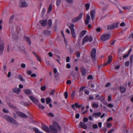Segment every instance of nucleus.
<instances>
[{
  "instance_id": "6ab92c4d",
  "label": "nucleus",
  "mask_w": 133,
  "mask_h": 133,
  "mask_svg": "<svg viewBox=\"0 0 133 133\" xmlns=\"http://www.w3.org/2000/svg\"><path fill=\"white\" fill-rule=\"evenodd\" d=\"M95 11L94 10H93L91 11L90 15L92 20H93L95 17Z\"/></svg>"
},
{
  "instance_id": "bb28decb",
  "label": "nucleus",
  "mask_w": 133,
  "mask_h": 133,
  "mask_svg": "<svg viewBox=\"0 0 133 133\" xmlns=\"http://www.w3.org/2000/svg\"><path fill=\"white\" fill-rule=\"evenodd\" d=\"M125 89L123 87H121L120 88V91L122 93H124L125 91Z\"/></svg>"
},
{
  "instance_id": "de8ad7c7",
  "label": "nucleus",
  "mask_w": 133,
  "mask_h": 133,
  "mask_svg": "<svg viewBox=\"0 0 133 133\" xmlns=\"http://www.w3.org/2000/svg\"><path fill=\"white\" fill-rule=\"evenodd\" d=\"M55 91V90H54L52 91H51L49 93V94L51 95H53Z\"/></svg>"
},
{
  "instance_id": "3c124183",
  "label": "nucleus",
  "mask_w": 133,
  "mask_h": 133,
  "mask_svg": "<svg viewBox=\"0 0 133 133\" xmlns=\"http://www.w3.org/2000/svg\"><path fill=\"white\" fill-rule=\"evenodd\" d=\"M46 88V87L45 86H42L41 88V89L42 91H44L45 90Z\"/></svg>"
},
{
  "instance_id": "6e6d98bb",
  "label": "nucleus",
  "mask_w": 133,
  "mask_h": 133,
  "mask_svg": "<svg viewBox=\"0 0 133 133\" xmlns=\"http://www.w3.org/2000/svg\"><path fill=\"white\" fill-rule=\"evenodd\" d=\"M107 127L108 128L110 127L111 125V124L110 123H107Z\"/></svg>"
},
{
  "instance_id": "49530a36",
  "label": "nucleus",
  "mask_w": 133,
  "mask_h": 133,
  "mask_svg": "<svg viewBox=\"0 0 133 133\" xmlns=\"http://www.w3.org/2000/svg\"><path fill=\"white\" fill-rule=\"evenodd\" d=\"M61 0H57L56 5L57 6H58L59 5L61 2Z\"/></svg>"
},
{
  "instance_id": "2eb2a0df",
  "label": "nucleus",
  "mask_w": 133,
  "mask_h": 133,
  "mask_svg": "<svg viewBox=\"0 0 133 133\" xmlns=\"http://www.w3.org/2000/svg\"><path fill=\"white\" fill-rule=\"evenodd\" d=\"M12 91L14 93L18 94L20 93L21 89L19 88L15 87L13 89Z\"/></svg>"
},
{
  "instance_id": "f8f14e48",
  "label": "nucleus",
  "mask_w": 133,
  "mask_h": 133,
  "mask_svg": "<svg viewBox=\"0 0 133 133\" xmlns=\"http://www.w3.org/2000/svg\"><path fill=\"white\" fill-rule=\"evenodd\" d=\"M79 125L80 127L85 129H87V125L83 122H81L79 123Z\"/></svg>"
},
{
  "instance_id": "a211bd4d",
  "label": "nucleus",
  "mask_w": 133,
  "mask_h": 133,
  "mask_svg": "<svg viewBox=\"0 0 133 133\" xmlns=\"http://www.w3.org/2000/svg\"><path fill=\"white\" fill-rule=\"evenodd\" d=\"M101 114V112H98L97 113H94L92 114V116L93 117L97 118L100 116Z\"/></svg>"
},
{
  "instance_id": "864d4df0",
  "label": "nucleus",
  "mask_w": 133,
  "mask_h": 133,
  "mask_svg": "<svg viewBox=\"0 0 133 133\" xmlns=\"http://www.w3.org/2000/svg\"><path fill=\"white\" fill-rule=\"evenodd\" d=\"M133 55H131L130 57V62L131 63H132V59H133Z\"/></svg>"
},
{
  "instance_id": "423d86ee",
  "label": "nucleus",
  "mask_w": 133,
  "mask_h": 133,
  "mask_svg": "<svg viewBox=\"0 0 133 133\" xmlns=\"http://www.w3.org/2000/svg\"><path fill=\"white\" fill-rule=\"evenodd\" d=\"M96 50L95 48L93 49L91 52V55L93 61L95 62V57L96 56Z\"/></svg>"
},
{
  "instance_id": "37998d69",
  "label": "nucleus",
  "mask_w": 133,
  "mask_h": 133,
  "mask_svg": "<svg viewBox=\"0 0 133 133\" xmlns=\"http://www.w3.org/2000/svg\"><path fill=\"white\" fill-rule=\"evenodd\" d=\"M64 95L65 96V99H66L68 97V92L66 91H65L64 93Z\"/></svg>"
},
{
  "instance_id": "9d476101",
  "label": "nucleus",
  "mask_w": 133,
  "mask_h": 133,
  "mask_svg": "<svg viewBox=\"0 0 133 133\" xmlns=\"http://www.w3.org/2000/svg\"><path fill=\"white\" fill-rule=\"evenodd\" d=\"M42 128L43 130L48 132H49L51 131V130L49 129L48 127L44 125H42Z\"/></svg>"
},
{
  "instance_id": "0e129e2a",
  "label": "nucleus",
  "mask_w": 133,
  "mask_h": 133,
  "mask_svg": "<svg viewBox=\"0 0 133 133\" xmlns=\"http://www.w3.org/2000/svg\"><path fill=\"white\" fill-rule=\"evenodd\" d=\"M48 116H50L52 117H54V114L50 112L49 113L48 115Z\"/></svg>"
},
{
  "instance_id": "5701e85b",
  "label": "nucleus",
  "mask_w": 133,
  "mask_h": 133,
  "mask_svg": "<svg viewBox=\"0 0 133 133\" xmlns=\"http://www.w3.org/2000/svg\"><path fill=\"white\" fill-rule=\"evenodd\" d=\"M24 92L26 94L31 95L32 94V92L29 89H26L24 90Z\"/></svg>"
},
{
  "instance_id": "052dcab7",
  "label": "nucleus",
  "mask_w": 133,
  "mask_h": 133,
  "mask_svg": "<svg viewBox=\"0 0 133 133\" xmlns=\"http://www.w3.org/2000/svg\"><path fill=\"white\" fill-rule=\"evenodd\" d=\"M25 64L24 63H22L21 65V67L23 68H25Z\"/></svg>"
},
{
  "instance_id": "cd10ccee",
  "label": "nucleus",
  "mask_w": 133,
  "mask_h": 133,
  "mask_svg": "<svg viewBox=\"0 0 133 133\" xmlns=\"http://www.w3.org/2000/svg\"><path fill=\"white\" fill-rule=\"evenodd\" d=\"M75 105L76 108H79L82 106V104L79 105L78 103H76L75 104Z\"/></svg>"
},
{
  "instance_id": "aec40b11",
  "label": "nucleus",
  "mask_w": 133,
  "mask_h": 133,
  "mask_svg": "<svg viewBox=\"0 0 133 133\" xmlns=\"http://www.w3.org/2000/svg\"><path fill=\"white\" fill-rule=\"evenodd\" d=\"M33 54L36 56L37 60L40 62H41V60L40 57L37 55L36 53L34 52H32Z\"/></svg>"
},
{
  "instance_id": "4d7b16f0",
  "label": "nucleus",
  "mask_w": 133,
  "mask_h": 133,
  "mask_svg": "<svg viewBox=\"0 0 133 133\" xmlns=\"http://www.w3.org/2000/svg\"><path fill=\"white\" fill-rule=\"evenodd\" d=\"M3 22V21L2 20H0V30L2 29V24Z\"/></svg>"
},
{
  "instance_id": "bf43d9fd",
  "label": "nucleus",
  "mask_w": 133,
  "mask_h": 133,
  "mask_svg": "<svg viewBox=\"0 0 133 133\" xmlns=\"http://www.w3.org/2000/svg\"><path fill=\"white\" fill-rule=\"evenodd\" d=\"M112 119H113V118L112 117H110L109 118H108L107 119V121L108 122H109L110 121L112 120Z\"/></svg>"
},
{
  "instance_id": "4c0bfd02",
  "label": "nucleus",
  "mask_w": 133,
  "mask_h": 133,
  "mask_svg": "<svg viewBox=\"0 0 133 133\" xmlns=\"http://www.w3.org/2000/svg\"><path fill=\"white\" fill-rule=\"evenodd\" d=\"M20 103L22 105L25 106H27L29 105L28 104H27L23 102H21Z\"/></svg>"
},
{
  "instance_id": "680f3d73",
  "label": "nucleus",
  "mask_w": 133,
  "mask_h": 133,
  "mask_svg": "<svg viewBox=\"0 0 133 133\" xmlns=\"http://www.w3.org/2000/svg\"><path fill=\"white\" fill-rule=\"evenodd\" d=\"M66 67L68 68H71V65L69 63H67L66 65Z\"/></svg>"
},
{
  "instance_id": "13d9d810",
  "label": "nucleus",
  "mask_w": 133,
  "mask_h": 133,
  "mask_svg": "<svg viewBox=\"0 0 133 133\" xmlns=\"http://www.w3.org/2000/svg\"><path fill=\"white\" fill-rule=\"evenodd\" d=\"M3 111L4 112L6 113H8L9 112V111L8 110L6 109H3Z\"/></svg>"
},
{
  "instance_id": "39448f33",
  "label": "nucleus",
  "mask_w": 133,
  "mask_h": 133,
  "mask_svg": "<svg viewBox=\"0 0 133 133\" xmlns=\"http://www.w3.org/2000/svg\"><path fill=\"white\" fill-rule=\"evenodd\" d=\"M83 14V13H81L78 16L72 19V22L73 23H75L81 19L82 18Z\"/></svg>"
},
{
  "instance_id": "f704fd0d",
  "label": "nucleus",
  "mask_w": 133,
  "mask_h": 133,
  "mask_svg": "<svg viewBox=\"0 0 133 133\" xmlns=\"http://www.w3.org/2000/svg\"><path fill=\"white\" fill-rule=\"evenodd\" d=\"M123 8L124 10H129L131 8L130 6H123Z\"/></svg>"
},
{
  "instance_id": "ddd939ff",
  "label": "nucleus",
  "mask_w": 133,
  "mask_h": 133,
  "mask_svg": "<svg viewBox=\"0 0 133 133\" xmlns=\"http://www.w3.org/2000/svg\"><path fill=\"white\" fill-rule=\"evenodd\" d=\"M96 97L97 98V99L100 100L102 102H103L105 100V99L103 96H99V95H97L96 96Z\"/></svg>"
},
{
  "instance_id": "e433bc0d",
  "label": "nucleus",
  "mask_w": 133,
  "mask_h": 133,
  "mask_svg": "<svg viewBox=\"0 0 133 133\" xmlns=\"http://www.w3.org/2000/svg\"><path fill=\"white\" fill-rule=\"evenodd\" d=\"M107 29L108 30H111L113 29V28L111 24L109 25L107 27Z\"/></svg>"
},
{
  "instance_id": "0eeeda50",
  "label": "nucleus",
  "mask_w": 133,
  "mask_h": 133,
  "mask_svg": "<svg viewBox=\"0 0 133 133\" xmlns=\"http://www.w3.org/2000/svg\"><path fill=\"white\" fill-rule=\"evenodd\" d=\"M4 47V42L2 41H0V55H2L3 53Z\"/></svg>"
},
{
  "instance_id": "20e7f679",
  "label": "nucleus",
  "mask_w": 133,
  "mask_h": 133,
  "mask_svg": "<svg viewBox=\"0 0 133 133\" xmlns=\"http://www.w3.org/2000/svg\"><path fill=\"white\" fill-rule=\"evenodd\" d=\"M110 38V35L109 34H105L102 35L100 39L102 41H105Z\"/></svg>"
},
{
  "instance_id": "e2e57ef3",
  "label": "nucleus",
  "mask_w": 133,
  "mask_h": 133,
  "mask_svg": "<svg viewBox=\"0 0 133 133\" xmlns=\"http://www.w3.org/2000/svg\"><path fill=\"white\" fill-rule=\"evenodd\" d=\"M88 79H91L92 78V77L91 75H89L88 77L87 78Z\"/></svg>"
},
{
  "instance_id": "412c9836",
  "label": "nucleus",
  "mask_w": 133,
  "mask_h": 133,
  "mask_svg": "<svg viewBox=\"0 0 133 133\" xmlns=\"http://www.w3.org/2000/svg\"><path fill=\"white\" fill-rule=\"evenodd\" d=\"M119 23L117 22L116 23H114L111 24L113 29L116 28H117L119 24Z\"/></svg>"
},
{
  "instance_id": "8fccbe9b",
  "label": "nucleus",
  "mask_w": 133,
  "mask_h": 133,
  "mask_svg": "<svg viewBox=\"0 0 133 133\" xmlns=\"http://www.w3.org/2000/svg\"><path fill=\"white\" fill-rule=\"evenodd\" d=\"M130 54V52L129 53H128L127 54H125L123 56V58H125L127 57Z\"/></svg>"
},
{
  "instance_id": "5fc2aeb1",
  "label": "nucleus",
  "mask_w": 133,
  "mask_h": 133,
  "mask_svg": "<svg viewBox=\"0 0 133 133\" xmlns=\"http://www.w3.org/2000/svg\"><path fill=\"white\" fill-rule=\"evenodd\" d=\"M88 120V119L87 118L85 117L83 118V121L84 122H86Z\"/></svg>"
},
{
  "instance_id": "09e8293b",
  "label": "nucleus",
  "mask_w": 133,
  "mask_h": 133,
  "mask_svg": "<svg viewBox=\"0 0 133 133\" xmlns=\"http://www.w3.org/2000/svg\"><path fill=\"white\" fill-rule=\"evenodd\" d=\"M45 9L44 8H43L42 10V12H41V15H43L45 13Z\"/></svg>"
},
{
  "instance_id": "dca6fc26",
  "label": "nucleus",
  "mask_w": 133,
  "mask_h": 133,
  "mask_svg": "<svg viewBox=\"0 0 133 133\" xmlns=\"http://www.w3.org/2000/svg\"><path fill=\"white\" fill-rule=\"evenodd\" d=\"M90 19V16L89 14L87 15L86 19L85 21V23L86 24H88L89 23V21Z\"/></svg>"
},
{
  "instance_id": "72a5a7b5",
  "label": "nucleus",
  "mask_w": 133,
  "mask_h": 133,
  "mask_svg": "<svg viewBox=\"0 0 133 133\" xmlns=\"http://www.w3.org/2000/svg\"><path fill=\"white\" fill-rule=\"evenodd\" d=\"M37 105L40 109H42V110L43 109L45 108V107L44 106L42 105L40 103L38 105Z\"/></svg>"
},
{
  "instance_id": "f3484780",
  "label": "nucleus",
  "mask_w": 133,
  "mask_h": 133,
  "mask_svg": "<svg viewBox=\"0 0 133 133\" xmlns=\"http://www.w3.org/2000/svg\"><path fill=\"white\" fill-rule=\"evenodd\" d=\"M21 7H26L27 6V4L25 2L21 1L19 4Z\"/></svg>"
},
{
  "instance_id": "79ce46f5",
  "label": "nucleus",
  "mask_w": 133,
  "mask_h": 133,
  "mask_svg": "<svg viewBox=\"0 0 133 133\" xmlns=\"http://www.w3.org/2000/svg\"><path fill=\"white\" fill-rule=\"evenodd\" d=\"M105 105L109 108H112L114 107L113 105L110 103H109L108 105L107 104Z\"/></svg>"
},
{
  "instance_id": "c03bdc74",
  "label": "nucleus",
  "mask_w": 133,
  "mask_h": 133,
  "mask_svg": "<svg viewBox=\"0 0 133 133\" xmlns=\"http://www.w3.org/2000/svg\"><path fill=\"white\" fill-rule=\"evenodd\" d=\"M85 88V87H81L79 89V92H81L83 91L84 89Z\"/></svg>"
},
{
  "instance_id": "473e14b6",
  "label": "nucleus",
  "mask_w": 133,
  "mask_h": 133,
  "mask_svg": "<svg viewBox=\"0 0 133 133\" xmlns=\"http://www.w3.org/2000/svg\"><path fill=\"white\" fill-rule=\"evenodd\" d=\"M25 40L27 41L29 44H31V42L29 38L28 37H25Z\"/></svg>"
},
{
  "instance_id": "603ef678",
  "label": "nucleus",
  "mask_w": 133,
  "mask_h": 133,
  "mask_svg": "<svg viewBox=\"0 0 133 133\" xmlns=\"http://www.w3.org/2000/svg\"><path fill=\"white\" fill-rule=\"evenodd\" d=\"M92 127L94 129H96L98 127L97 124H94L93 125Z\"/></svg>"
},
{
  "instance_id": "a878e982",
  "label": "nucleus",
  "mask_w": 133,
  "mask_h": 133,
  "mask_svg": "<svg viewBox=\"0 0 133 133\" xmlns=\"http://www.w3.org/2000/svg\"><path fill=\"white\" fill-rule=\"evenodd\" d=\"M74 25L72 24H71L70 25H69V28L71 30V31H72V30H74Z\"/></svg>"
},
{
  "instance_id": "f257e3e1",
  "label": "nucleus",
  "mask_w": 133,
  "mask_h": 133,
  "mask_svg": "<svg viewBox=\"0 0 133 133\" xmlns=\"http://www.w3.org/2000/svg\"><path fill=\"white\" fill-rule=\"evenodd\" d=\"M53 125L50 126V128L51 130L53 133H57L58 130H61L60 127L58 123L55 121L53 122Z\"/></svg>"
},
{
  "instance_id": "1a4fd4ad",
  "label": "nucleus",
  "mask_w": 133,
  "mask_h": 133,
  "mask_svg": "<svg viewBox=\"0 0 133 133\" xmlns=\"http://www.w3.org/2000/svg\"><path fill=\"white\" fill-rule=\"evenodd\" d=\"M29 98L34 103H35L36 104H37L39 101V100L38 99H36L33 96H29Z\"/></svg>"
},
{
  "instance_id": "7ed1b4c3",
  "label": "nucleus",
  "mask_w": 133,
  "mask_h": 133,
  "mask_svg": "<svg viewBox=\"0 0 133 133\" xmlns=\"http://www.w3.org/2000/svg\"><path fill=\"white\" fill-rule=\"evenodd\" d=\"M4 118L8 122L13 124H16V121L12 118L8 116H5L4 117Z\"/></svg>"
},
{
  "instance_id": "c85d7f7f",
  "label": "nucleus",
  "mask_w": 133,
  "mask_h": 133,
  "mask_svg": "<svg viewBox=\"0 0 133 133\" xmlns=\"http://www.w3.org/2000/svg\"><path fill=\"white\" fill-rule=\"evenodd\" d=\"M92 106L93 108H97L98 107V105L97 103H94L92 104Z\"/></svg>"
},
{
  "instance_id": "774afa93",
  "label": "nucleus",
  "mask_w": 133,
  "mask_h": 133,
  "mask_svg": "<svg viewBox=\"0 0 133 133\" xmlns=\"http://www.w3.org/2000/svg\"><path fill=\"white\" fill-rule=\"evenodd\" d=\"M110 83H108L105 85V86L106 87H107L110 86Z\"/></svg>"
},
{
  "instance_id": "ea45409f",
  "label": "nucleus",
  "mask_w": 133,
  "mask_h": 133,
  "mask_svg": "<svg viewBox=\"0 0 133 133\" xmlns=\"http://www.w3.org/2000/svg\"><path fill=\"white\" fill-rule=\"evenodd\" d=\"M18 77L21 81H24L22 76L21 75H19L18 76Z\"/></svg>"
},
{
  "instance_id": "393cba45",
  "label": "nucleus",
  "mask_w": 133,
  "mask_h": 133,
  "mask_svg": "<svg viewBox=\"0 0 133 133\" xmlns=\"http://www.w3.org/2000/svg\"><path fill=\"white\" fill-rule=\"evenodd\" d=\"M33 130L35 133H43L42 132L40 131L39 130L36 128H33Z\"/></svg>"
},
{
  "instance_id": "69168bd1",
  "label": "nucleus",
  "mask_w": 133,
  "mask_h": 133,
  "mask_svg": "<svg viewBox=\"0 0 133 133\" xmlns=\"http://www.w3.org/2000/svg\"><path fill=\"white\" fill-rule=\"evenodd\" d=\"M129 61H127L125 63V65L126 66H128L129 65Z\"/></svg>"
},
{
  "instance_id": "4468645a",
  "label": "nucleus",
  "mask_w": 133,
  "mask_h": 133,
  "mask_svg": "<svg viewBox=\"0 0 133 133\" xmlns=\"http://www.w3.org/2000/svg\"><path fill=\"white\" fill-rule=\"evenodd\" d=\"M47 22L46 20H42L40 21L39 23L42 26H45L46 25Z\"/></svg>"
},
{
  "instance_id": "2f4dec72",
  "label": "nucleus",
  "mask_w": 133,
  "mask_h": 133,
  "mask_svg": "<svg viewBox=\"0 0 133 133\" xmlns=\"http://www.w3.org/2000/svg\"><path fill=\"white\" fill-rule=\"evenodd\" d=\"M9 106L10 107L12 108V109L15 111H16L17 109L16 107L13 105H12L9 104Z\"/></svg>"
},
{
  "instance_id": "7c9ffc66",
  "label": "nucleus",
  "mask_w": 133,
  "mask_h": 133,
  "mask_svg": "<svg viewBox=\"0 0 133 133\" xmlns=\"http://www.w3.org/2000/svg\"><path fill=\"white\" fill-rule=\"evenodd\" d=\"M71 35H72V37L74 38H76V36L75 35V32L74 30V31L73 30H72V31H71Z\"/></svg>"
},
{
  "instance_id": "9b49d317",
  "label": "nucleus",
  "mask_w": 133,
  "mask_h": 133,
  "mask_svg": "<svg viewBox=\"0 0 133 133\" xmlns=\"http://www.w3.org/2000/svg\"><path fill=\"white\" fill-rule=\"evenodd\" d=\"M108 58V61L105 63L104 65H108L111 62L112 59V57L111 56H109Z\"/></svg>"
},
{
  "instance_id": "338daca9",
  "label": "nucleus",
  "mask_w": 133,
  "mask_h": 133,
  "mask_svg": "<svg viewBox=\"0 0 133 133\" xmlns=\"http://www.w3.org/2000/svg\"><path fill=\"white\" fill-rule=\"evenodd\" d=\"M80 52H78L77 53L76 56L78 57H79L80 56Z\"/></svg>"
},
{
  "instance_id": "f03ea898",
  "label": "nucleus",
  "mask_w": 133,
  "mask_h": 133,
  "mask_svg": "<svg viewBox=\"0 0 133 133\" xmlns=\"http://www.w3.org/2000/svg\"><path fill=\"white\" fill-rule=\"evenodd\" d=\"M92 40L93 38L92 36L86 35L83 39L82 45H84L86 42H91L92 41Z\"/></svg>"
},
{
  "instance_id": "c9c22d12",
  "label": "nucleus",
  "mask_w": 133,
  "mask_h": 133,
  "mask_svg": "<svg viewBox=\"0 0 133 133\" xmlns=\"http://www.w3.org/2000/svg\"><path fill=\"white\" fill-rule=\"evenodd\" d=\"M46 103L47 104L50 103L51 101V99L49 98H47L46 99Z\"/></svg>"
},
{
  "instance_id": "4be33fe9",
  "label": "nucleus",
  "mask_w": 133,
  "mask_h": 133,
  "mask_svg": "<svg viewBox=\"0 0 133 133\" xmlns=\"http://www.w3.org/2000/svg\"><path fill=\"white\" fill-rule=\"evenodd\" d=\"M86 32L87 31L86 30H84L82 31L80 34L79 37H82L85 34Z\"/></svg>"
},
{
  "instance_id": "a18cd8bd",
  "label": "nucleus",
  "mask_w": 133,
  "mask_h": 133,
  "mask_svg": "<svg viewBox=\"0 0 133 133\" xmlns=\"http://www.w3.org/2000/svg\"><path fill=\"white\" fill-rule=\"evenodd\" d=\"M75 91H73L71 95V97L72 98H74V97L75 94Z\"/></svg>"
},
{
  "instance_id": "c756f323",
  "label": "nucleus",
  "mask_w": 133,
  "mask_h": 133,
  "mask_svg": "<svg viewBox=\"0 0 133 133\" xmlns=\"http://www.w3.org/2000/svg\"><path fill=\"white\" fill-rule=\"evenodd\" d=\"M52 6L51 4H50L48 8V12H49L52 10Z\"/></svg>"
},
{
  "instance_id": "a19ab883",
  "label": "nucleus",
  "mask_w": 133,
  "mask_h": 133,
  "mask_svg": "<svg viewBox=\"0 0 133 133\" xmlns=\"http://www.w3.org/2000/svg\"><path fill=\"white\" fill-rule=\"evenodd\" d=\"M86 9L87 10H89L90 6V5L89 4H87L85 5Z\"/></svg>"
},
{
  "instance_id": "6e6552de",
  "label": "nucleus",
  "mask_w": 133,
  "mask_h": 133,
  "mask_svg": "<svg viewBox=\"0 0 133 133\" xmlns=\"http://www.w3.org/2000/svg\"><path fill=\"white\" fill-rule=\"evenodd\" d=\"M16 114L19 116V117L22 118H27L28 116L24 113L22 112L18 111H16Z\"/></svg>"
},
{
  "instance_id": "58836bf2",
  "label": "nucleus",
  "mask_w": 133,
  "mask_h": 133,
  "mask_svg": "<svg viewBox=\"0 0 133 133\" xmlns=\"http://www.w3.org/2000/svg\"><path fill=\"white\" fill-rule=\"evenodd\" d=\"M52 23V20L51 19H49L48 22V25L49 26H50L51 25Z\"/></svg>"
},
{
  "instance_id": "b1692460",
  "label": "nucleus",
  "mask_w": 133,
  "mask_h": 133,
  "mask_svg": "<svg viewBox=\"0 0 133 133\" xmlns=\"http://www.w3.org/2000/svg\"><path fill=\"white\" fill-rule=\"evenodd\" d=\"M81 72L82 75L83 76L85 75L86 74V70L84 68H83L81 69Z\"/></svg>"
}]
</instances>
